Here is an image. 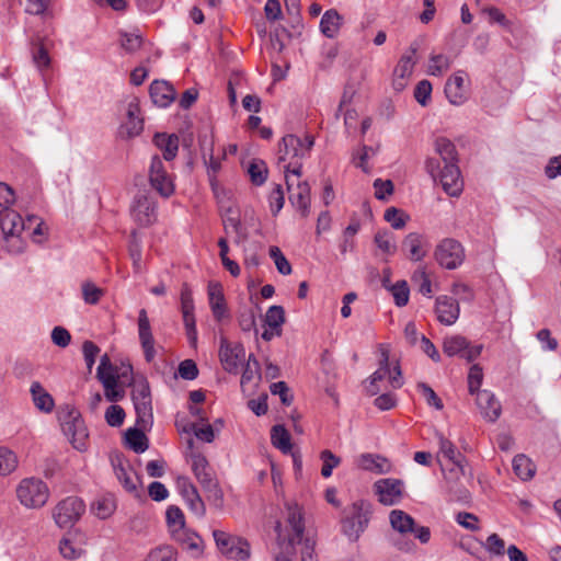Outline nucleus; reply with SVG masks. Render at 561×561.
Instances as JSON below:
<instances>
[{"label": "nucleus", "mask_w": 561, "mask_h": 561, "mask_svg": "<svg viewBox=\"0 0 561 561\" xmlns=\"http://www.w3.org/2000/svg\"><path fill=\"white\" fill-rule=\"evenodd\" d=\"M271 211L276 216L284 207L285 196L280 184H276L268 196Z\"/></svg>", "instance_id": "59"}, {"label": "nucleus", "mask_w": 561, "mask_h": 561, "mask_svg": "<svg viewBox=\"0 0 561 561\" xmlns=\"http://www.w3.org/2000/svg\"><path fill=\"white\" fill-rule=\"evenodd\" d=\"M140 108L137 101H130L127 106L126 119L118 128L121 139H131L140 135L144 129V119L139 117Z\"/></svg>", "instance_id": "15"}, {"label": "nucleus", "mask_w": 561, "mask_h": 561, "mask_svg": "<svg viewBox=\"0 0 561 561\" xmlns=\"http://www.w3.org/2000/svg\"><path fill=\"white\" fill-rule=\"evenodd\" d=\"M373 514L369 501L360 499L342 512L341 531L350 542H356L367 529Z\"/></svg>", "instance_id": "2"}, {"label": "nucleus", "mask_w": 561, "mask_h": 561, "mask_svg": "<svg viewBox=\"0 0 561 561\" xmlns=\"http://www.w3.org/2000/svg\"><path fill=\"white\" fill-rule=\"evenodd\" d=\"M179 376L184 380H194L198 376V368L193 359H184L178 367Z\"/></svg>", "instance_id": "63"}, {"label": "nucleus", "mask_w": 561, "mask_h": 561, "mask_svg": "<svg viewBox=\"0 0 561 561\" xmlns=\"http://www.w3.org/2000/svg\"><path fill=\"white\" fill-rule=\"evenodd\" d=\"M145 430L146 428L136 425L127 428L125 432V443L136 454H142L149 447L148 438L144 433Z\"/></svg>", "instance_id": "27"}, {"label": "nucleus", "mask_w": 561, "mask_h": 561, "mask_svg": "<svg viewBox=\"0 0 561 561\" xmlns=\"http://www.w3.org/2000/svg\"><path fill=\"white\" fill-rule=\"evenodd\" d=\"M30 392L32 394V400L34 405L45 412L49 413L53 411L55 407V402L53 397L43 388L41 382L33 381L30 388Z\"/></svg>", "instance_id": "30"}, {"label": "nucleus", "mask_w": 561, "mask_h": 561, "mask_svg": "<svg viewBox=\"0 0 561 561\" xmlns=\"http://www.w3.org/2000/svg\"><path fill=\"white\" fill-rule=\"evenodd\" d=\"M389 523L391 528L399 535H407L413 530L414 518L402 510H392L389 513Z\"/></svg>", "instance_id": "31"}, {"label": "nucleus", "mask_w": 561, "mask_h": 561, "mask_svg": "<svg viewBox=\"0 0 561 561\" xmlns=\"http://www.w3.org/2000/svg\"><path fill=\"white\" fill-rule=\"evenodd\" d=\"M173 539L179 541L183 547L191 551L194 557L203 553V539L196 533L186 527L181 531L172 535Z\"/></svg>", "instance_id": "26"}, {"label": "nucleus", "mask_w": 561, "mask_h": 561, "mask_svg": "<svg viewBox=\"0 0 561 561\" xmlns=\"http://www.w3.org/2000/svg\"><path fill=\"white\" fill-rule=\"evenodd\" d=\"M254 378L261 379V368L260 363L253 354L249 355V359L242 370L241 375V387L250 383L254 380Z\"/></svg>", "instance_id": "41"}, {"label": "nucleus", "mask_w": 561, "mask_h": 561, "mask_svg": "<svg viewBox=\"0 0 561 561\" xmlns=\"http://www.w3.org/2000/svg\"><path fill=\"white\" fill-rule=\"evenodd\" d=\"M271 442L274 447L284 454L291 451L290 435L286 427L282 424H276L271 430Z\"/></svg>", "instance_id": "34"}, {"label": "nucleus", "mask_w": 561, "mask_h": 561, "mask_svg": "<svg viewBox=\"0 0 561 561\" xmlns=\"http://www.w3.org/2000/svg\"><path fill=\"white\" fill-rule=\"evenodd\" d=\"M426 243V239L423 234L411 232L405 237L402 245L403 249L409 252L411 260L421 261L426 255V251L423 250Z\"/></svg>", "instance_id": "29"}, {"label": "nucleus", "mask_w": 561, "mask_h": 561, "mask_svg": "<svg viewBox=\"0 0 561 561\" xmlns=\"http://www.w3.org/2000/svg\"><path fill=\"white\" fill-rule=\"evenodd\" d=\"M219 358L227 373L237 375L245 359V350L240 343L231 345L226 339H221Z\"/></svg>", "instance_id": "14"}, {"label": "nucleus", "mask_w": 561, "mask_h": 561, "mask_svg": "<svg viewBox=\"0 0 561 561\" xmlns=\"http://www.w3.org/2000/svg\"><path fill=\"white\" fill-rule=\"evenodd\" d=\"M115 508V501L112 496H101L92 503V511L101 519L110 517Z\"/></svg>", "instance_id": "40"}, {"label": "nucleus", "mask_w": 561, "mask_h": 561, "mask_svg": "<svg viewBox=\"0 0 561 561\" xmlns=\"http://www.w3.org/2000/svg\"><path fill=\"white\" fill-rule=\"evenodd\" d=\"M153 141L156 146L162 151L164 160L171 161L176 157L179 150L178 136L157 133L154 135Z\"/></svg>", "instance_id": "32"}, {"label": "nucleus", "mask_w": 561, "mask_h": 561, "mask_svg": "<svg viewBox=\"0 0 561 561\" xmlns=\"http://www.w3.org/2000/svg\"><path fill=\"white\" fill-rule=\"evenodd\" d=\"M112 466L115 477L124 490L137 496L139 486L141 485V479L130 466L129 461L124 457L116 456L115 459H112Z\"/></svg>", "instance_id": "11"}, {"label": "nucleus", "mask_w": 561, "mask_h": 561, "mask_svg": "<svg viewBox=\"0 0 561 561\" xmlns=\"http://www.w3.org/2000/svg\"><path fill=\"white\" fill-rule=\"evenodd\" d=\"M419 392L424 397L427 405L435 408L436 410H442L444 404L440 398L436 394V392L425 382L417 383Z\"/></svg>", "instance_id": "57"}, {"label": "nucleus", "mask_w": 561, "mask_h": 561, "mask_svg": "<svg viewBox=\"0 0 561 561\" xmlns=\"http://www.w3.org/2000/svg\"><path fill=\"white\" fill-rule=\"evenodd\" d=\"M476 402L485 421L494 423L501 416L502 405L492 391L488 389L478 391Z\"/></svg>", "instance_id": "17"}, {"label": "nucleus", "mask_w": 561, "mask_h": 561, "mask_svg": "<svg viewBox=\"0 0 561 561\" xmlns=\"http://www.w3.org/2000/svg\"><path fill=\"white\" fill-rule=\"evenodd\" d=\"M343 18L335 9L327 10L320 20L319 28L320 32L327 38H335L342 26Z\"/></svg>", "instance_id": "25"}, {"label": "nucleus", "mask_w": 561, "mask_h": 561, "mask_svg": "<svg viewBox=\"0 0 561 561\" xmlns=\"http://www.w3.org/2000/svg\"><path fill=\"white\" fill-rule=\"evenodd\" d=\"M150 99L159 107H168L175 99L173 85L164 80H154L149 87Z\"/></svg>", "instance_id": "21"}, {"label": "nucleus", "mask_w": 561, "mask_h": 561, "mask_svg": "<svg viewBox=\"0 0 561 561\" xmlns=\"http://www.w3.org/2000/svg\"><path fill=\"white\" fill-rule=\"evenodd\" d=\"M18 467L16 455L7 447H0V476L5 477Z\"/></svg>", "instance_id": "43"}, {"label": "nucleus", "mask_w": 561, "mask_h": 561, "mask_svg": "<svg viewBox=\"0 0 561 561\" xmlns=\"http://www.w3.org/2000/svg\"><path fill=\"white\" fill-rule=\"evenodd\" d=\"M238 323L243 332H254L257 334L255 313L251 309L243 310L238 317Z\"/></svg>", "instance_id": "61"}, {"label": "nucleus", "mask_w": 561, "mask_h": 561, "mask_svg": "<svg viewBox=\"0 0 561 561\" xmlns=\"http://www.w3.org/2000/svg\"><path fill=\"white\" fill-rule=\"evenodd\" d=\"M131 401L136 412V425L150 428L153 423L152 397L150 385L145 377L134 380Z\"/></svg>", "instance_id": "4"}, {"label": "nucleus", "mask_w": 561, "mask_h": 561, "mask_svg": "<svg viewBox=\"0 0 561 561\" xmlns=\"http://www.w3.org/2000/svg\"><path fill=\"white\" fill-rule=\"evenodd\" d=\"M425 171L436 182L442 184L446 194L451 197H458L463 187L460 170L457 163L444 164L440 168V161L436 158H427L425 160Z\"/></svg>", "instance_id": "3"}, {"label": "nucleus", "mask_w": 561, "mask_h": 561, "mask_svg": "<svg viewBox=\"0 0 561 561\" xmlns=\"http://www.w3.org/2000/svg\"><path fill=\"white\" fill-rule=\"evenodd\" d=\"M419 45L416 43L411 44L409 53L401 56L397 67L393 71V77L409 78L414 69L415 60L414 56L417 53Z\"/></svg>", "instance_id": "33"}, {"label": "nucleus", "mask_w": 561, "mask_h": 561, "mask_svg": "<svg viewBox=\"0 0 561 561\" xmlns=\"http://www.w3.org/2000/svg\"><path fill=\"white\" fill-rule=\"evenodd\" d=\"M383 218L391 225L393 229H402L407 224V216L403 215L398 208L389 207L386 209Z\"/></svg>", "instance_id": "62"}, {"label": "nucleus", "mask_w": 561, "mask_h": 561, "mask_svg": "<svg viewBox=\"0 0 561 561\" xmlns=\"http://www.w3.org/2000/svg\"><path fill=\"white\" fill-rule=\"evenodd\" d=\"M439 444V453L442 456L456 466L463 473L465 457L459 453L451 440L446 438L443 434L437 435Z\"/></svg>", "instance_id": "28"}, {"label": "nucleus", "mask_w": 561, "mask_h": 561, "mask_svg": "<svg viewBox=\"0 0 561 561\" xmlns=\"http://www.w3.org/2000/svg\"><path fill=\"white\" fill-rule=\"evenodd\" d=\"M85 512L84 502L78 496L61 500L54 510V519L60 528L72 527Z\"/></svg>", "instance_id": "8"}, {"label": "nucleus", "mask_w": 561, "mask_h": 561, "mask_svg": "<svg viewBox=\"0 0 561 561\" xmlns=\"http://www.w3.org/2000/svg\"><path fill=\"white\" fill-rule=\"evenodd\" d=\"M434 147L444 164L458 162L456 147L449 139L438 137L435 139Z\"/></svg>", "instance_id": "35"}, {"label": "nucleus", "mask_w": 561, "mask_h": 561, "mask_svg": "<svg viewBox=\"0 0 561 561\" xmlns=\"http://www.w3.org/2000/svg\"><path fill=\"white\" fill-rule=\"evenodd\" d=\"M270 256L273 259L279 274L289 275L291 273V265L278 247L270 248Z\"/></svg>", "instance_id": "54"}, {"label": "nucleus", "mask_w": 561, "mask_h": 561, "mask_svg": "<svg viewBox=\"0 0 561 561\" xmlns=\"http://www.w3.org/2000/svg\"><path fill=\"white\" fill-rule=\"evenodd\" d=\"M468 346V340L461 335H451L444 339L443 352L448 357H462L463 350Z\"/></svg>", "instance_id": "37"}, {"label": "nucleus", "mask_w": 561, "mask_h": 561, "mask_svg": "<svg viewBox=\"0 0 561 561\" xmlns=\"http://www.w3.org/2000/svg\"><path fill=\"white\" fill-rule=\"evenodd\" d=\"M82 299L87 305H96L103 296V290L94 283L85 280L81 285Z\"/></svg>", "instance_id": "48"}, {"label": "nucleus", "mask_w": 561, "mask_h": 561, "mask_svg": "<svg viewBox=\"0 0 561 561\" xmlns=\"http://www.w3.org/2000/svg\"><path fill=\"white\" fill-rule=\"evenodd\" d=\"M248 173L250 175L252 184L261 186L266 182L268 171L264 161H254L250 163Z\"/></svg>", "instance_id": "49"}, {"label": "nucleus", "mask_w": 561, "mask_h": 561, "mask_svg": "<svg viewBox=\"0 0 561 561\" xmlns=\"http://www.w3.org/2000/svg\"><path fill=\"white\" fill-rule=\"evenodd\" d=\"M125 411L121 405L112 404L105 411V421L112 427H119L125 420Z\"/></svg>", "instance_id": "58"}, {"label": "nucleus", "mask_w": 561, "mask_h": 561, "mask_svg": "<svg viewBox=\"0 0 561 561\" xmlns=\"http://www.w3.org/2000/svg\"><path fill=\"white\" fill-rule=\"evenodd\" d=\"M314 145V138L311 135L299 137L294 134L285 135L279 142V161H289L284 165L285 173H290L299 179L302 174V160L310 156Z\"/></svg>", "instance_id": "1"}, {"label": "nucleus", "mask_w": 561, "mask_h": 561, "mask_svg": "<svg viewBox=\"0 0 561 561\" xmlns=\"http://www.w3.org/2000/svg\"><path fill=\"white\" fill-rule=\"evenodd\" d=\"M150 186L163 198H169L175 190L174 183L165 170L162 159L154 154L149 167Z\"/></svg>", "instance_id": "9"}, {"label": "nucleus", "mask_w": 561, "mask_h": 561, "mask_svg": "<svg viewBox=\"0 0 561 561\" xmlns=\"http://www.w3.org/2000/svg\"><path fill=\"white\" fill-rule=\"evenodd\" d=\"M213 537L220 552L229 559L244 561L250 558V543L238 536H231L222 530H214Z\"/></svg>", "instance_id": "6"}, {"label": "nucleus", "mask_w": 561, "mask_h": 561, "mask_svg": "<svg viewBox=\"0 0 561 561\" xmlns=\"http://www.w3.org/2000/svg\"><path fill=\"white\" fill-rule=\"evenodd\" d=\"M394 304L398 307H404L409 301L410 289L405 280H398L390 287Z\"/></svg>", "instance_id": "52"}, {"label": "nucleus", "mask_w": 561, "mask_h": 561, "mask_svg": "<svg viewBox=\"0 0 561 561\" xmlns=\"http://www.w3.org/2000/svg\"><path fill=\"white\" fill-rule=\"evenodd\" d=\"M320 459L322 460V477L325 479L330 478L332 476L333 469L340 465L341 459L329 449L321 451Z\"/></svg>", "instance_id": "51"}, {"label": "nucleus", "mask_w": 561, "mask_h": 561, "mask_svg": "<svg viewBox=\"0 0 561 561\" xmlns=\"http://www.w3.org/2000/svg\"><path fill=\"white\" fill-rule=\"evenodd\" d=\"M104 387V396L110 402H117L123 399L124 390L117 386V377L108 378L101 381Z\"/></svg>", "instance_id": "53"}, {"label": "nucleus", "mask_w": 561, "mask_h": 561, "mask_svg": "<svg viewBox=\"0 0 561 561\" xmlns=\"http://www.w3.org/2000/svg\"><path fill=\"white\" fill-rule=\"evenodd\" d=\"M513 469L516 476H518L524 481L531 479L536 472L531 460L523 454L516 455L514 457Z\"/></svg>", "instance_id": "36"}, {"label": "nucleus", "mask_w": 561, "mask_h": 561, "mask_svg": "<svg viewBox=\"0 0 561 561\" xmlns=\"http://www.w3.org/2000/svg\"><path fill=\"white\" fill-rule=\"evenodd\" d=\"M21 504L28 508H38L45 505L49 496L46 483L36 478L23 479L16 489Z\"/></svg>", "instance_id": "5"}, {"label": "nucleus", "mask_w": 561, "mask_h": 561, "mask_svg": "<svg viewBox=\"0 0 561 561\" xmlns=\"http://www.w3.org/2000/svg\"><path fill=\"white\" fill-rule=\"evenodd\" d=\"M482 546L492 557H503L507 550L505 541L497 534H491Z\"/></svg>", "instance_id": "46"}, {"label": "nucleus", "mask_w": 561, "mask_h": 561, "mask_svg": "<svg viewBox=\"0 0 561 561\" xmlns=\"http://www.w3.org/2000/svg\"><path fill=\"white\" fill-rule=\"evenodd\" d=\"M157 203L154 198L146 193L135 195L130 206L133 219L141 227L152 225L157 219Z\"/></svg>", "instance_id": "10"}, {"label": "nucleus", "mask_w": 561, "mask_h": 561, "mask_svg": "<svg viewBox=\"0 0 561 561\" xmlns=\"http://www.w3.org/2000/svg\"><path fill=\"white\" fill-rule=\"evenodd\" d=\"M482 104L488 114L496 115L505 105V96L499 92H490L482 99Z\"/></svg>", "instance_id": "47"}, {"label": "nucleus", "mask_w": 561, "mask_h": 561, "mask_svg": "<svg viewBox=\"0 0 561 561\" xmlns=\"http://www.w3.org/2000/svg\"><path fill=\"white\" fill-rule=\"evenodd\" d=\"M358 466L363 470L370 471L376 474L388 473L391 469V465L387 458L369 453L360 455Z\"/></svg>", "instance_id": "24"}, {"label": "nucleus", "mask_w": 561, "mask_h": 561, "mask_svg": "<svg viewBox=\"0 0 561 561\" xmlns=\"http://www.w3.org/2000/svg\"><path fill=\"white\" fill-rule=\"evenodd\" d=\"M265 324L271 329H280L285 322V311L282 306H271L265 313Z\"/></svg>", "instance_id": "50"}, {"label": "nucleus", "mask_w": 561, "mask_h": 561, "mask_svg": "<svg viewBox=\"0 0 561 561\" xmlns=\"http://www.w3.org/2000/svg\"><path fill=\"white\" fill-rule=\"evenodd\" d=\"M202 489L206 493L207 501L211 506L216 510H221L224 507V492L217 480Z\"/></svg>", "instance_id": "45"}, {"label": "nucleus", "mask_w": 561, "mask_h": 561, "mask_svg": "<svg viewBox=\"0 0 561 561\" xmlns=\"http://www.w3.org/2000/svg\"><path fill=\"white\" fill-rule=\"evenodd\" d=\"M374 242L377 245V248L385 254H394L397 250L393 234L390 231H378L374 237Z\"/></svg>", "instance_id": "44"}, {"label": "nucleus", "mask_w": 561, "mask_h": 561, "mask_svg": "<svg viewBox=\"0 0 561 561\" xmlns=\"http://www.w3.org/2000/svg\"><path fill=\"white\" fill-rule=\"evenodd\" d=\"M138 336L145 359L151 363L156 357L154 339L146 309H140L138 312Z\"/></svg>", "instance_id": "16"}, {"label": "nucleus", "mask_w": 561, "mask_h": 561, "mask_svg": "<svg viewBox=\"0 0 561 561\" xmlns=\"http://www.w3.org/2000/svg\"><path fill=\"white\" fill-rule=\"evenodd\" d=\"M165 520L171 536L185 528V517L179 506L170 505L167 508Z\"/></svg>", "instance_id": "38"}, {"label": "nucleus", "mask_w": 561, "mask_h": 561, "mask_svg": "<svg viewBox=\"0 0 561 561\" xmlns=\"http://www.w3.org/2000/svg\"><path fill=\"white\" fill-rule=\"evenodd\" d=\"M100 351V347L94 342L88 340L83 342L82 353L89 373L92 371Z\"/></svg>", "instance_id": "60"}, {"label": "nucleus", "mask_w": 561, "mask_h": 561, "mask_svg": "<svg viewBox=\"0 0 561 561\" xmlns=\"http://www.w3.org/2000/svg\"><path fill=\"white\" fill-rule=\"evenodd\" d=\"M25 222L22 216L13 209H2L0 211V229L5 241L10 238H20Z\"/></svg>", "instance_id": "19"}, {"label": "nucleus", "mask_w": 561, "mask_h": 561, "mask_svg": "<svg viewBox=\"0 0 561 561\" xmlns=\"http://www.w3.org/2000/svg\"><path fill=\"white\" fill-rule=\"evenodd\" d=\"M182 316L190 345L195 347L197 344V329L194 311H183Z\"/></svg>", "instance_id": "56"}, {"label": "nucleus", "mask_w": 561, "mask_h": 561, "mask_svg": "<svg viewBox=\"0 0 561 561\" xmlns=\"http://www.w3.org/2000/svg\"><path fill=\"white\" fill-rule=\"evenodd\" d=\"M146 561H176L174 550L167 546L152 550Z\"/></svg>", "instance_id": "64"}, {"label": "nucleus", "mask_w": 561, "mask_h": 561, "mask_svg": "<svg viewBox=\"0 0 561 561\" xmlns=\"http://www.w3.org/2000/svg\"><path fill=\"white\" fill-rule=\"evenodd\" d=\"M435 311L442 324L451 325L458 320L460 308L456 298L443 295L436 298Z\"/></svg>", "instance_id": "18"}, {"label": "nucleus", "mask_w": 561, "mask_h": 561, "mask_svg": "<svg viewBox=\"0 0 561 561\" xmlns=\"http://www.w3.org/2000/svg\"><path fill=\"white\" fill-rule=\"evenodd\" d=\"M483 380V371L480 365L474 364L470 367L468 374V390L470 394H477Z\"/></svg>", "instance_id": "55"}, {"label": "nucleus", "mask_w": 561, "mask_h": 561, "mask_svg": "<svg viewBox=\"0 0 561 561\" xmlns=\"http://www.w3.org/2000/svg\"><path fill=\"white\" fill-rule=\"evenodd\" d=\"M444 92L453 105H462L467 101V91L465 88V72L459 70L455 72L445 83Z\"/></svg>", "instance_id": "20"}, {"label": "nucleus", "mask_w": 561, "mask_h": 561, "mask_svg": "<svg viewBox=\"0 0 561 561\" xmlns=\"http://www.w3.org/2000/svg\"><path fill=\"white\" fill-rule=\"evenodd\" d=\"M451 58L444 54H432L428 60L427 72L434 77H442L451 66Z\"/></svg>", "instance_id": "39"}, {"label": "nucleus", "mask_w": 561, "mask_h": 561, "mask_svg": "<svg viewBox=\"0 0 561 561\" xmlns=\"http://www.w3.org/2000/svg\"><path fill=\"white\" fill-rule=\"evenodd\" d=\"M290 173H285L286 186L288 191V199L293 207L300 211L302 217H308L310 214V186L307 182L297 181L295 184L289 176Z\"/></svg>", "instance_id": "13"}, {"label": "nucleus", "mask_w": 561, "mask_h": 561, "mask_svg": "<svg viewBox=\"0 0 561 561\" xmlns=\"http://www.w3.org/2000/svg\"><path fill=\"white\" fill-rule=\"evenodd\" d=\"M434 256L442 267L456 270L463 263L465 249L456 239L446 238L436 245Z\"/></svg>", "instance_id": "7"}, {"label": "nucleus", "mask_w": 561, "mask_h": 561, "mask_svg": "<svg viewBox=\"0 0 561 561\" xmlns=\"http://www.w3.org/2000/svg\"><path fill=\"white\" fill-rule=\"evenodd\" d=\"M287 523L293 531V535L289 537V543L291 546L301 543L304 540L305 520L297 505H289L287 507Z\"/></svg>", "instance_id": "23"}, {"label": "nucleus", "mask_w": 561, "mask_h": 561, "mask_svg": "<svg viewBox=\"0 0 561 561\" xmlns=\"http://www.w3.org/2000/svg\"><path fill=\"white\" fill-rule=\"evenodd\" d=\"M404 482L400 479L385 478L374 483V491L378 501L385 506L400 503L403 496Z\"/></svg>", "instance_id": "12"}, {"label": "nucleus", "mask_w": 561, "mask_h": 561, "mask_svg": "<svg viewBox=\"0 0 561 561\" xmlns=\"http://www.w3.org/2000/svg\"><path fill=\"white\" fill-rule=\"evenodd\" d=\"M192 471L202 488L209 485L216 481L214 471L211 470L207 458L201 453L191 455Z\"/></svg>", "instance_id": "22"}, {"label": "nucleus", "mask_w": 561, "mask_h": 561, "mask_svg": "<svg viewBox=\"0 0 561 561\" xmlns=\"http://www.w3.org/2000/svg\"><path fill=\"white\" fill-rule=\"evenodd\" d=\"M359 221L354 220L343 230V239L340 244V251L342 254H346L348 251H353L355 249L354 236L359 231Z\"/></svg>", "instance_id": "42"}]
</instances>
